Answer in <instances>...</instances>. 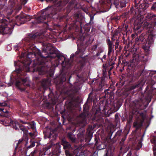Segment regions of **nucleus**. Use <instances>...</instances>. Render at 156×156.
I'll list each match as a JSON object with an SVG mask.
<instances>
[{
    "mask_svg": "<svg viewBox=\"0 0 156 156\" xmlns=\"http://www.w3.org/2000/svg\"><path fill=\"white\" fill-rule=\"evenodd\" d=\"M34 146V145L33 144H32V145H30V147H32Z\"/></svg>",
    "mask_w": 156,
    "mask_h": 156,
    "instance_id": "obj_38",
    "label": "nucleus"
},
{
    "mask_svg": "<svg viewBox=\"0 0 156 156\" xmlns=\"http://www.w3.org/2000/svg\"><path fill=\"white\" fill-rule=\"evenodd\" d=\"M22 83H21L20 81H17L16 83V85L18 87H20L22 83H23V85L25 86V83L27 81V79H21Z\"/></svg>",
    "mask_w": 156,
    "mask_h": 156,
    "instance_id": "obj_12",
    "label": "nucleus"
},
{
    "mask_svg": "<svg viewBox=\"0 0 156 156\" xmlns=\"http://www.w3.org/2000/svg\"><path fill=\"white\" fill-rule=\"evenodd\" d=\"M114 40H115V39H114H114H113V37H112V40H113V41H114Z\"/></svg>",
    "mask_w": 156,
    "mask_h": 156,
    "instance_id": "obj_45",
    "label": "nucleus"
},
{
    "mask_svg": "<svg viewBox=\"0 0 156 156\" xmlns=\"http://www.w3.org/2000/svg\"><path fill=\"white\" fill-rule=\"evenodd\" d=\"M9 3L12 6H13L15 4V2L13 0H9Z\"/></svg>",
    "mask_w": 156,
    "mask_h": 156,
    "instance_id": "obj_24",
    "label": "nucleus"
},
{
    "mask_svg": "<svg viewBox=\"0 0 156 156\" xmlns=\"http://www.w3.org/2000/svg\"><path fill=\"white\" fill-rule=\"evenodd\" d=\"M0 110L3 111V112H4L8 113L9 112L8 111H4V109H3L2 108H0Z\"/></svg>",
    "mask_w": 156,
    "mask_h": 156,
    "instance_id": "obj_29",
    "label": "nucleus"
},
{
    "mask_svg": "<svg viewBox=\"0 0 156 156\" xmlns=\"http://www.w3.org/2000/svg\"><path fill=\"white\" fill-rule=\"evenodd\" d=\"M151 142L152 144H154V146L153 147L154 154L155 156H156V137H153L151 140Z\"/></svg>",
    "mask_w": 156,
    "mask_h": 156,
    "instance_id": "obj_9",
    "label": "nucleus"
},
{
    "mask_svg": "<svg viewBox=\"0 0 156 156\" xmlns=\"http://www.w3.org/2000/svg\"><path fill=\"white\" fill-rule=\"evenodd\" d=\"M56 103V101H53V102H52V104H55Z\"/></svg>",
    "mask_w": 156,
    "mask_h": 156,
    "instance_id": "obj_40",
    "label": "nucleus"
},
{
    "mask_svg": "<svg viewBox=\"0 0 156 156\" xmlns=\"http://www.w3.org/2000/svg\"><path fill=\"white\" fill-rule=\"evenodd\" d=\"M5 20H2V24L1 28V31L3 34H11L12 32V27L10 25H7L4 23Z\"/></svg>",
    "mask_w": 156,
    "mask_h": 156,
    "instance_id": "obj_1",
    "label": "nucleus"
},
{
    "mask_svg": "<svg viewBox=\"0 0 156 156\" xmlns=\"http://www.w3.org/2000/svg\"><path fill=\"white\" fill-rule=\"evenodd\" d=\"M65 154L66 156H71V155L69 153V151L67 150H66L65 151Z\"/></svg>",
    "mask_w": 156,
    "mask_h": 156,
    "instance_id": "obj_25",
    "label": "nucleus"
},
{
    "mask_svg": "<svg viewBox=\"0 0 156 156\" xmlns=\"http://www.w3.org/2000/svg\"><path fill=\"white\" fill-rule=\"evenodd\" d=\"M17 19L27 21L30 20V16L29 15H27L24 14H23L17 16Z\"/></svg>",
    "mask_w": 156,
    "mask_h": 156,
    "instance_id": "obj_6",
    "label": "nucleus"
},
{
    "mask_svg": "<svg viewBox=\"0 0 156 156\" xmlns=\"http://www.w3.org/2000/svg\"><path fill=\"white\" fill-rule=\"evenodd\" d=\"M29 134L31 137H33L34 135V133H30Z\"/></svg>",
    "mask_w": 156,
    "mask_h": 156,
    "instance_id": "obj_31",
    "label": "nucleus"
},
{
    "mask_svg": "<svg viewBox=\"0 0 156 156\" xmlns=\"http://www.w3.org/2000/svg\"><path fill=\"white\" fill-rule=\"evenodd\" d=\"M151 9L153 10H155L156 9V2L153 5L151 8Z\"/></svg>",
    "mask_w": 156,
    "mask_h": 156,
    "instance_id": "obj_23",
    "label": "nucleus"
},
{
    "mask_svg": "<svg viewBox=\"0 0 156 156\" xmlns=\"http://www.w3.org/2000/svg\"><path fill=\"white\" fill-rule=\"evenodd\" d=\"M106 58V55H105L104 54L103 56V58L104 59H105Z\"/></svg>",
    "mask_w": 156,
    "mask_h": 156,
    "instance_id": "obj_34",
    "label": "nucleus"
},
{
    "mask_svg": "<svg viewBox=\"0 0 156 156\" xmlns=\"http://www.w3.org/2000/svg\"><path fill=\"white\" fill-rule=\"evenodd\" d=\"M51 147H52V145H50L47 147H46V149L47 150H48V149H49Z\"/></svg>",
    "mask_w": 156,
    "mask_h": 156,
    "instance_id": "obj_32",
    "label": "nucleus"
},
{
    "mask_svg": "<svg viewBox=\"0 0 156 156\" xmlns=\"http://www.w3.org/2000/svg\"><path fill=\"white\" fill-rule=\"evenodd\" d=\"M11 124L12 125L13 128L16 129H19L20 125L19 122H13L10 121V123L7 122V123H6L5 122H4V125L5 126H8Z\"/></svg>",
    "mask_w": 156,
    "mask_h": 156,
    "instance_id": "obj_7",
    "label": "nucleus"
},
{
    "mask_svg": "<svg viewBox=\"0 0 156 156\" xmlns=\"http://www.w3.org/2000/svg\"><path fill=\"white\" fill-rule=\"evenodd\" d=\"M26 85L27 86H28L29 84H26Z\"/></svg>",
    "mask_w": 156,
    "mask_h": 156,
    "instance_id": "obj_47",
    "label": "nucleus"
},
{
    "mask_svg": "<svg viewBox=\"0 0 156 156\" xmlns=\"http://www.w3.org/2000/svg\"><path fill=\"white\" fill-rule=\"evenodd\" d=\"M101 61H102V62H103V59H102V58L101 59Z\"/></svg>",
    "mask_w": 156,
    "mask_h": 156,
    "instance_id": "obj_46",
    "label": "nucleus"
},
{
    "mask_svg": "<svg viewBox=\"0 0 156 156\" xmlns=\"http://www.w3.org/2000/svg\"><path fill=\"white\" fill-rule=\"evenodd\" d=\"M19 128L22 130L23 132H26V128L22 125L20 124Z\"/></svg>",
    "mask_w": 156,
    "mask_h": 156,
    "instance_id": "obj_16",
    "label": "nucleus"
},
{
    "mask_svg": "<svg viewBox=\"0 0 156 156\" xmlns=\"http://www.w3.org/2000/svg\"><path fill=\"white\" fill-rule=\"evenodd\" d=\"M31 63L29 62H27V63H24V65L25 66L26 68H27L28 69H29V66H30V65Z\"/></svg>",
    "mask_w": 156,
    "mask_h": 156,
    "instance_id": "obj_19",
    "label": "nucleus"
},
{
    "mask_svg": "<svg viewBox=\"0 0 156 156\" xmlns=\"http://www.w3.org/2000/svg\"><path fill=\"white\" fill-rule=\"evenodd\" d=\"M144 20V16H141L140 18H139L135 20L134 23V29L135 30H137L140 28Z\"/></svg>",
    "mask_w": 156,
    "mask_h": 156,
    "instance_id": "obj_3",
    "label": "nucleus"
},
{
    "mask_svg": "<svg viewBox=\"0 0 156 156\" xmlns=\"http://www.w3.org/2000/svg\"><path fill=\"white\" fill-rule=\"evenodd\" d=\"M103 51V50H102L101 52H98L97 53V55L98 56H99L101 55V52Z\"/></svg>",
    "mask_w": 156,
    "mask_h": 156,
    "instance_id": "obj_30",
    "label": "nucleus"
},
{
    "mask_svg": "<svg viewBox=\"0 0 156 156\" xmlns=\"http://www.w3.org/2000/svg\"><path fill=\"white\" fill-rule=\"evenodd\" d=\"M27 123L28 124L29 126H27L29 129L30 128L33 129H34V124H30L29 123Z\"/></svg>",
    "mask_w": 156,
    "mask_h": 156,
    "instance_id": "obj_17",
    "label": "nucleus"
},
{
    "mask_svg": "<svg viewBox=\"0 0 156 156\" xmlns=\"http://www.w3.org/2000/svg\"><path fill=\"white\" fill-rule=\"evenodd\" d=\"M118 47V45L115 46V49H116Z\"/></svg>",
    "mask_w": 156,
    "mask_h": 156,
    "instance_id": "obj_43",
    "label": "nucleus"
},
{
    "mask_svg": "<svg viewBox=\"0 0 156 156\" xmlns=\"http://www.w3.org/2000/svg\"><path fill=\"white\" fill-rule=\"evenodd\" d=\"M120 6L121 8H122L123 7H124L126 6V4L125 3H122V2H121L120 3Z\"/></svg>",
    "mask_w": 156,
    "mask_h": 156,
    "instance_id": "obj_26",
    "label": "nucleus"
},
{
    "mask_svg": "<svg viewBox=\"0 0 156 156\" xmlns=\"http://www.w3.org/2000/svg\"><path fill=\"white\" fill-rule=\"evenodd\" d=\"M144 84L143 82H140L138 84L131 87L130 88L129 90H132L135 88H137L138 91H140L142 90Z\"/></svg>",
    "mask_w": 156,
    "mask_h": 156,
    "instance_id": "obj_5",
    "label": "nucleus"
},
{
    "mask_svg": "<svg viewBox=\"0 0 156 156\" xmlns=\"http://www.w3.org/2000/svg\"><path fill=\"white\" fill-rule=\"evenodd\" d=\"M35 151H34L33 152H32V153H33V154H34V153H35Z\"/></svg>",
    "mask_w": 156,
    "mask_h": 156,
    "instance_id": "obj_44",
    "label": "nucleus"
},
{
    "mask_svg": "<svg viewBox=\"0 0 156 156\" xmlns=\"http://www.w3.org/2000/svg\"><path fill=\"white\" fill-rule=\"evenodd\" d=\"M20 122L21 123H23V124H26V122H23V121H22V120H20Z\"/></svg>",
    "mask_w": 156,
    "mask_h": 156,
    "instance_id": "obj_39",
    "label": "nucleus"
},
{
    "mask_svg": "<svg viewBox=\"0 0 156 156\" xmlns=\"http://www.w3.org/2000/svg\"><path fill=\"white\" fill-rule=\"evenodd\" d=\"M38 54L39 55L41 56V54L39 51H38Z\"/></svg>",
    "mask_w": 156,
    "mask_h": 156,
    "instance_id": "obj_37",
    "label": "nucleus"
},
{
    "mask_svg": "<svg viewBox=\"0 0 156 156\" xmlns=\"http://www.w3.org/2000/svg\"><path fill=\"white\" fill-rule=\"evenodd\" d=\"M37 71L39 72V74L40 75H43L46 72L45 68L41 66H39L37 67Z\"/></svg>",
    "mask_w": 156,
    "mask_h": 156,
    "instance_id": "obj_10",
    "label": "nucleus"
},
{
    "mask_svg": "<svg viewBox=\"0 0 156 156\" xmlns=\"http://www.w3.org/2000/svg\"><path fill=\"white\" fill-rule=\"evenodd\" d=\"M27 2V0H24V2H23V4H25Z\"/></svg>",
    "mask_w": 156,
    "mask_h": 156,
    "instance_id": "obj_35",
    "label": "nucleus"
},
{
    "mask_svg": "<svg viewBox=\"0 0 156 156\" xmlns=\"http://www.w3.org/2000/svg\"><path fill=\"white\" fill-rule=\"evenodd\" d=\"M148 26V23L147 22H145L143 25V26L145 28H147V27Z\"/></svg>",
    "mask_w": 156,
    "mask_h": 156,
    "instance_id": "obj_18",
    "label": "nucleus"
},
{
    "mask_svg": "<svg viewBox=\"0 0 156 156\" xmlns=\"http://www.w3.org/2000/svg\"><path fill=\"white\" fill-rule=\"evenodd\" d=\"M58 60L59 61L60 60H61L63 58H64V60L62 61V63H63L64 62V61L65 60V58L63 56H58Z\"/></svg>",
    "mask_w": 156,
    "mask_h": 156,
    "instance_id": "obj_22",
    "label": "nucleus"
},
{
    "mask_svg": "<svg viewBox=\"0 0 156 156\" xmlns=\"http://www.w3.org/2000/svg\"><path fill=\"white\" fill-rule=\"evenodd\" d=\"M140 117L141 118V119H138L135 121L133 124V126L136 128V129L140 128L142 126L145 118V116L143 113H141L140 114Z\"/></svg>",
    "mask_w": 156,
    "mask_h": 156,
    "instance_id": "obj_2",
    "label": "nucleus"
},
{
    "mask_svg": "<svg viewBox=\"0 0 156 156\" xmlns=\"http://www.w3.org/2000/svg\"><path fill=\"white\" fill-rule=\"evenodd\" d=\"M49 57H50L51 58H54L55 56H55H51V55H50L49 56Z\"/></svg>",
    "mask_w": 156,
    "mask_h": 156,
    "instance_id": "obj_36",
    "label": "nucleus"
},
{
    "mask_svg": "<svg viewBox=\"0 0 156 156\" xmlns=\"http://www.w3.org/2000/svg\"><path fill=\"white\" fill-rule=\"evenodd\" d=\"M49 15L48 14H47V16H43V15H41L39 17H38L36 20L37 22V23H40L41 22H44L45 20H46V19H47Z\"/></svg>",
    "mask_w": 156,
    "mask_h": 156,
    "instance_id": "obj_8",
    "label": "nucleus"
},
{
    "mask_svg": "<svg viewBox=\"0 0 156 156\" xmlns=\"http://www.w3.org/2000/svg\"><path fill=\"white\" fill-rule=\"evenodd\" d=\"M23 141H24L25 142H27L28 138L27 136L26 135L23 136L22 139H21L19 140L17 143V145L22 143Z\"/></svg>",
    "mask_w": 156,
    "mask_h": 156,
    "instance_id": "obj_13",
    "label": "nucleus"
},
{
    "mask_svg": "<svg viewBox=\"0 0 156 156\" xmlns=\"http://www.w3.org/2000/svg\"><path fill=\"white\" fill-rule=\"evenodd\" d=\"M93 20V18H91L90 20V22L91 21H92V20Z\"/></svg>",
    "mask_w": 156,
    "mask_h": 156,
    "instance_id": "obj_42",
    "label": "nucleus"
},
{
    "mask_svg": "<svg viewBox=\"0 0 156 156\" xmlns=\"http://www.w3.org/2000/svg\"><path fill=\"white\" fill-rule=\"evenodd\" d=\"M154 26V23L150 24L148 23V26L147 27V28H152Z\"/></svg>",
    "mask_w": 156,
    "mask_h": 156,
    "instance_id": "obj_20",
    "label": "nucleus"
},
{
    "mask_svg": "<svg viewBox=\"0 0 156 156\" xmlns=\"http://www.w3.org/2000/svg\"><path fill=\"white\" fill-rule=\"evenodd\" d=\"M97 45H94V46H93V48H94V49H96L97 48Z\"/></svg>",
    "mask_w": 156,
    "mask_h": 156,
    "instance_id": "obj_33",
    "label": "nucleus"
},
{
    "mask_svg": "<svg viewBox=\"0 0 156 156\" xmlns=\"http://www.w3.org/2000/svg\"><path fill=\"white\" fill-rule=\"evenodd\" d=\"M80 26L81 27V24L80 25Z\"/></svg>",
    "mask_w": 156,
    "mask_h": 156,
    "instance_id": "obj_48",
    "label": "nucleus"
},
{
    "mask_svg": "<svg viewBox=\"0 0 156 156\" xmlns=\"http://www.w3.org/2000/svg\"><path fill=\"white\" fill-rule=\"evenodd\" d=\"M150 37V35H149V37Z\"/></svg>",
    "mask_w": 156,
    "mask_h": 156,
    "instance_id": "obj_51",
    "label": "nucleus"
},
{
    "mask_svg": "<svg viewBox=\"0 0 156 156\" xmlns=\"http://www.w3.org/2000/svg\"><path fill=\"white\" fill-rule=\"evenodd\" d=\"M147 7H148V5L147 4Z\"/></svg>",
    "mask_w": 156,
    "mask_h": 156,
    "instance_id": "obj_49",
    "label": "nucleus"
},
{
    "mask_svg": "<svg viewBox=\"0 0 156 156\" xmlns=\"http://www.w3.org/2000/svg\"><path fill=\"white\" fill-rule=\"evenodd\" d=\"M116 44L118 46V45H119V43L117 42H116Z\"/></svg>",
    "mask_w": 156,
    "mask_h": 156,
    "instance_id": "obj_41",
    "label": "nucleus"
},
{
    "mask_svg": "<svg viewBox=\"0 0 156 156\" xmlns=\"http://www.w3.org/2000/svg\"><path fill=\"white\" fill-rule=\"evenodd\" d=\"M67 136L73 142L75 140L74 136L71 133H68Z\"/></svg>",
    "mask_w": 156,
    "mask_h": 156,
    "instance_id": "obj_14",
    "label": "nucleus"
},
{
    "mask_svg": "<svg viewBox=\"0 0 156 156\" xmlns=\"http://www.w3.org/2000/svg\"><path fill=\"white\" fill-rule=\"evenodd\" d=\"M154 16L153 14L148 13L146 16V19L150 20Z\"/></svg>",
    "mask_w": 156,
    "mask_h": 156,
    "instance_id": "obj_15",
    "label": "nucleus"
},
{
    "mask_svg": "<svg viewBox=\"0 0 156 156\" xmlns=\"http://www.w3.org/2000/svg\"><path fill=\"white\" fill-rule=\"evenodd\" d=\"M114 4L115 5L116 7H117L118 5V2L117 1V0H115V1L114 0Z\"/></svg>",
    "mask_w": 156,
    "mask_h": 156,
    "instance_id": "obj_27",
    "label": "nucleus"
},
{
    "mask_svg": "<svg viewBox=\"0 0 156 156\" xmlns=\"http://www.w3.org/2000/svg\"><path fill=\"white\" fill-rule=\"evenodd\" d=\"M108 45V57H109L113 53H114V46L113 45V43L110 40H109Z\"/></svg>",
    "mask_w": 156,
    "mask_h": 156,
    "instance_id": "obj_4",
    "label": "nucleus"
},
{
    "mask_svg": "<svg viewBox=\"0 0 156 156\" xmlns=\"http://www.w3.org/2000/svg\"><path fill=\"white\" fill-rule=\"evenodd\" d=\"M7 104L5 103H0V106H6Z\"/></svg>",
    "mask_w": 156,
    "mask_h": 156,
    "instance_id": "obj_28",
    "label": "nucleus"
},
{
    "mask_svg": "<svg viewBox=\"0 0 156 156\" xmlns=\"http://www.w3.org/2000/svg\"><path fill=\"white\" fill-rule=\"evenodd\" d=\"M21 7H20V9H21Z\"/></svg>",
    "mask_w": 156,
    "mask_h": 156,
    "instance_id": "obj_50",
    "label": "nucleus"
},
{
    "mask_svg": "<svg viewBox=\"0 0 156 156\" xmlns=\"http://www.w3.org/2000/svg\"><path fill=\"white\" fill-rule=\"evenodd\" d=\"M62 144L64 148L65 149H69L71 147V145L69 143L66 142L64 140H62Z\"/></svg>",
    "mask_w": 156,
    "mask_h": 156,
    "instance_id": "obj_11",
    "label": "nucleus"
},
{
    "mask_svg": "<svg viewBox=\"0 0 156 156\" xmlns=\"http://www.w3.org/2000/svg\"><path fill=\"white\" fill-rule=\"evenodd\" d=\"M41 58H38V62H36V64H38L39 65H40L42 64V63H43L44 62H40V60L41 59Z\"/></svg>",
    "mask_w": 156,
    "mask_h": 156,
    "instance_id": "obj_21",
    "label": "nucleus"
}]
</instances>
